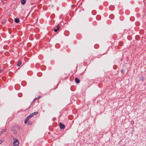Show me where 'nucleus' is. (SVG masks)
Segmentation results:
<instances>
[{"label": "nucleus", "instance_id": "nucleus-1", "mask_svg": "<svg viewBox=\"0 0 146 146\" xmlns=\"http://www.w3.org/2000/svg\"><path fill=\"white\" fill-rule=\"evenodd\" d=\"M19 141L17 140L16 139L15 140V141L13 143V145L14 146H17L19 144Z\"/></svg>", "mask_w": 146, "mask_h": 146}, {"label": "nucleus", "instance_id": "nucleus-2", "mask_svg": "<svg viewBox=\"0 0 146 146\" xmlns=\"http://www.w3.org/2000/svg\"><path fill=\"white\" fill-rule=\"evenodd\" d=\"M59 125L61 129H63L65 128V125L61 123H60Z\"/></svg>", "mask_w": 146, "mask_h": 146}, {"label": "nucleus", "instance_id": "nucleus-3", "mask_svg": "<svg viewBox=\"0 0 146 146\" xmlns=\"http://www.w3.org/2000/svg\"><path fill=\"white\" fill-rule=\"evenodd\" d=\"M6 129H3L2 131L0 132V135L3 133L5 132L6 131Z\"/></svg>", "mask_w": 146, "mask_h": 146}, {"label": "nucleus", "instance_id": "nucleus-4", "mask_svg": "<svg viewBox=\"0 0 146 146\" xmlns=\"http://www.w3.org/2000/svg\"><path fill=\"white\" fill-rule=\"evenodd\" d=\"M75 80L76 82L77 83H78L80 82V80L77 78H75Z\"/></svg>", "mask_w": 146, "mask_h": 146}, {"label": "nucleus", "instance_id": "nucleus-5", "mask_svg": "<svg viewBox=\"0 0 146 146\" xmlns=\"http://www.w3.org/2000/svg\"><path fill=\"white\" fill-rule=\"evenodd\" d=\"M15 22L18 23L19 22V20L17 18H16L15 19Z\"/></svg>", "mask_w": 146, "mask_h": 146}, {"label": "nucleus", "instance_id": "nucleus-6", "mask_svg": "<svg viewBox=\"0 0 146 146\" xmlns=\"http://www.w3.org/2000/svg\"><path fill=\"white\" fill-rule=\"evenodd\" d=\"M22 64V62L20 61H18V63L17 64V65L18 66H20Z\"/></svg>", "mask_w": 146, "mask_h": 146}, {"label": "nucleus", "instance_id": "nucleus-7", "mask_svg": "<svg viewBox=\"0 0 146 146\" xmlns=\"http://www.w3.org/2000/svg\"><path fill=\"white\" fill-rule=\"evenodd\" d=\"M21 4L22 5H24L26 1H25V0H21Z\"/></svg>", "mask_w": 146, "mask_h": 146}, {"label": "nucleus", "instance_id": "nucleus-8", "mask_svg": "<svg viewBox=\"0 0 146 146\" xmlns=\"http://www.w3.org/2000/svg\"><path fill=\"white\" fill-rule=\"evenodd\" d=\"M38 111H36V112H33V113H32V115L33 116L34 115H37L38 114Z\"/></svg>", "mask_w": 146, "mask_h": 146}, {"label": "nucleus", "instance_id": "nucleus-9", "mask_svg": "<svg viewBox=\"0 0 146 146\" xmlns=\"http://www.w3.org/2000/svg\"><path fill=\"white\" fill-rule=\"evenodd\" d=\"M33 116L32 115V114H30L28 117H27V118L29 119L33 117Z\"/></svg>", "mask_w": 146, "mask_h": 146}, {"label": "nucleus", "instance_id": "nucleus-10", "mask_svg": "<svg viewBox=\"0 0 146 146\" xmlns=\"http://www.w3.org/2000/svg\"><path fill=\"white\" fill-rule=\"evenodd\" d=\"M29 119H28L27 118H26L25 119V120L24 121V123H26L29 120Z\"/></svg>", "mask_w": 146, "mask_h": 146}, {"label": "nucleus", "instance_id": "nucleus-11", "mask_svg": "<svg viewBox=\"0 0 146 146\" xmlns=\"http://www.w3.org/2000/svg\"><path fill=\"white\" fill-rule=\"evenodd\" d=\"M53 30L55 32H56L58 31V29H54L53 28Z\"/></svg>", "mask_w": 146, "mask_h": 146}, {"label": "nucleus", "instance_id": "nucleus-12", "mask_svg": "<svg viewBox=\"0 0 146 146\" xmlns=\"http://www.w3.org/2000/svg\"><path fill=\"white\" fill-rule=\"evenodd\" d=\"M60 28V25H58L57 27V29H58V30Z\"/></svg>", "mask_w": 146, "mask_h": 146}, {"label": "nucleus", "instance_id": "nucleus-13", "mask_svg": "<svg viewBox=\"0 0 146 146\" xmlns=\"http://www.w3.org/2000/svg\"><path fill=\"white\" fill-rule=\"evenodd\" d=\"M125 72V70H123V69H122L121 70V72L122 73H124V72Z\"/></svg>", "mask_w": 146, "mask_h": 146}, {"label": "nucleus", "instance_id": "nucleus-14", "mask_svg": "<svg viewBox=\"0 0 146 146\" xmlns=\"http://www.w3.org/2000/svg\"><path fill=\"white\" fill-rule=\"evenodd\" d=\"M141 79L142 80H143L144 78L143 76H141Z\"/></svg>", "mask_w": 146, "mask_h": 146}, {"label": "nucleus", "instance_id": "nucleus-15", "mask_svg": "<svg viewBox=\"0 0 146 146\" xmlns=\"http://www.w3.org/2000/svg\"><path fill=\"white\" fill-rule=\"evenodd\" d=\"M13 133H15V134H16L17 133V132L16 131H13Z\"/></svg>", "mask_w": 146, "mask_h": 146}, {"label": "nucleus", "instance_id": "nucleus-16", "mask_svg": "<svg viewBox=\"0 0 146 146\" xmlns=\"http://www.w3.org/2000/svg\"><path fill=\"white\" fill-rule=\"evenodd\" d=\"M3 142V141L1 140H0V144Z\"/></svg>", "mask_w": 146, "mask_h": 146}]
</instances>
